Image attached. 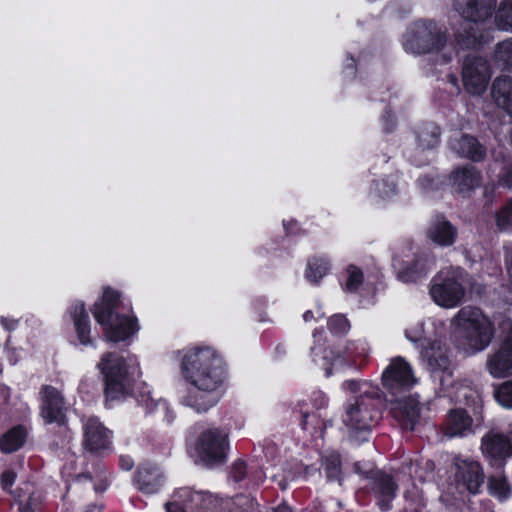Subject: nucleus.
<instances>
[{
	"label": "nucleus",
	"mask_w": 512,
	"mask_h": 512,
	"mask_svg": "<svg viewBox=\"0 0 512 512\" xmlns=\"http://www.w3.org/2000/svg\"><path fill=\"white\" fill-rule=\"evenodd\" d=\"M180 370L195 391L185 397V405L205 412L216 404L214 393L223 385L227 369L223 356L213 347L195 346L184 351Z\"/></svg>",
	"instance_id": "f257e3e1"
},
{
	"label": "nucleus",
	"mask_w": 512,
	"mask_h": 512,
	"mask_svg": "<svg viewBox=\"0 0 512 512\" xmlns=\"http://www.w3.org/2000/svg\"><path fill=\"white\" fill-rule=\"evenodd\" d=\"M345 386L358 396L346 404L342 421L352 433L366 434L380 418V390L370 381L349 380Z\"/></svg>",
	"instance_id": "f03ea898"
},
{
	"label": "nucleus",
	"mask_w": 512,
	"mask_h": 512,
	"mask_svg": "<svg viewBox=\"0 0 512 512\" xmlns=\"http://www.w3.org/2000/svg\"><path fill=\"white\" fill-rule=\"evenodd\" d=\"M118 299L116 291L105 289L102 298L94 304L93 316L102 326L107 341H124L139 330L136 318L114 314Z\"/></svg>",
	"instance_id": "7ed1b4c3"
},
{
	"label": "nucleus",
	"mask_w": 512,
	"mask_h": 512,
	"mask_svg": "<svg viewBox=\"0 0 512 512\" xmlns=\"http://www.w3.org/2000/svg\"><path fill=\"white\" fill-rule=\"evenodd\" d=\"M454 323L473 352L484 350L494 337V325L479 308L466 306L458 311Z\"/></svg>",
	"instance_id": "20e7f679"
},
{
	"label": "nucleus",
	"mask_w": 512,
	"mask_h": 512,
	"mask_svg": "<svg viewBox=\"0 0 512 512\" xmlns=\"http://www.w3.org/2000/svg\"><path fill=\"white\" fill-rule=\"evenodd\" d=\"M98 368L105 379L107 398L117 399L130 391L137 367H130L123 357L115 353H106Z\"/></svg>",
	"instance_id": "39448f33"
},
{
	"label": "nucleus",
	"mask_w": 512,
	"mask_h": 512,
	"mask_svg": "<svg viewBox=\"0 0 512 512\" xmlns=\"http://www.w3.org/2000/svg\"><path fill=\"white\" fill-rule=\"evenodd\" d=\"M465 272L463 269L449 268L439 272L432 280L430 295L433 301L444 308L458 306L465 296Z\"/></svg>",
	"instance_id": "423d86ee"
},
{
	"label": "nucleus",
	"mask_w": 512,
	"mask_h": 512,
	"mask_svg": "<svg viewBox=\"0 0 512 512\" xmlns=\"http://www.w3.org/2000/svg\"><path fill=\"white\" fill-rule=\"evenodd\" d=\"M453 14L450 15L451 26L462 47L468 48L476 43V36L471 33L470 23H477L489 15V9L473 0H455Z\"/></svg>",
	"instance_id": "0eeeda50"
},
{
	"label": "nucleus",
	"mask_w": 512,
	"mask_h": 512,
	"mask_svg": "<svg viewBox=\"0 0 512 512\" xmlns=\"http://www.w3.org/2000/svg\"><path fill=\"white\" fill-rule=\"evenodd\" d=\"M445 45L446 33L431 21L416 22L404 35V49L412 54L440 52Z\"/></svg>",
	"instance_id": "6e6552de"
},
{
	"label": "nucleus",
	"mask_w": 512,
	"mask_h": 512,
	"mask_svg": "<svg viewBox=\"0 0 512 512\" xmlns=\"http://www.w3.org/2000/svg\"><path fill=\"white\" fill-rule=\"evenodd\" d=\"M227 448V434L217 428L202 432L195 445L199 461L206 466L223 462L226 458Z\"/></svg>",
	"instance_id": "1a4fd4ad"
},
{
	"label": "nucleus",
	"mask_w": 512,
	"mask_h": 512,
	"mask_svg": "<svg viewBox=\"0 0 512 512\" xmlns=\"http://www.w3.org/2000/svg\"><path fill=\"white\" fill-rule=\"evenodd\" d=\"M427 362L435 380H438L443 390H447L454 383L450 370L448 350L438 341H428L421 352Z\"/></svg>",
	"instance_id": "9d476101"
},
{
	"label": "nucleus",
	"mask_w": 512,
	"mask_h": 512,
	"mask_svg": "<svg viewBox=\"0 0 512 512\" xmlns=\"http://www.w3.org/2000/svg\"><path fill=\"white\" fill-rule=\"evenodd\" d=\"M463 83L466 90L475 95L482 94L490 79V70L486 59L468 56L462 70Z\"/></svg>",
	"instance_id": "9b49d317"
},
{
	"label": "nucleus",
	"mask_w": 512,
	"mask_h": 512,
	"mask_svg": "<svg viewBox=\"0 0 512 512\" xmlns=\"http://www.w3.org/2000/svg\"><path fill=\"white\" fill-rule=\"evenodd\" d=\"M382 383L387 389L394 391L410 388L417 383V378L410 364L402 357H395L382 373Z\"/></svg>",
	"instance_id": "f8f14e48"
},
{
	"label": "nucleus",
	"mask_w": 512,
	"mask_h": 512,
	"mask_svg": "<svg viewBox=\"0 0 512 512\" xmlns=\"http://www.w3.org/2000/svg\"><path fill=\"white\" fill-rule=\"evenodd\" d=\"M40 395L42 400L41 417L43 420L47 423L64 425L68 407L62 393L55 387L47 385L41 389Z\"/></svg>",
	"instance_id": "ddd939ff"
},
{
	"label": "nucleus",
	"mask_w": 512,
	"mask_h": 512,
	"mask_svg": "<svg viewBox=\"0 0 512 512\" xmlns=\"http://www.w3.org/2000/svg\"><path fill=\"white\" fill-rule=\"evenodd\" d=\"M486 368L494 378L512 376V323L505 341L488 356Z\"/></svg>",
	"instance_id": "4468645a"
},
{
	"label": "nucleus",
	"mask_w": 512,
	"mask_h": 512,
	"mask_svg": "<svg viewBox=\"0 0 512 512\" xmlns=\"http://www.w3.org/2000/svg\"><path fill=\"white\" fill-rule=\"evenodd\" d=\"M481 449L486 458L502 462L512 455V431L506 434L489 431L482 438Z\"/></svg>",
	"instance_id": "2eb2a0df"
},
{
	"label": "nucleus",
	"mask_w": 512,
	"mask_h": 512,
	"mask_svg": "<svg viewBox=\"0 0 512 512\" xmlns=\"http://www.w3.org/2000/svg\"><path fill=\"white\" fill-rule=\"evenodd\" d=\"M112 441V432L97 418H88L84 424V445L91 452H100L109 449Z\"/></svg>",
	"instance_id": "dca6fc26"
},
{
	"label": "nucleus",
	"mask_w": 512,
	"mask_h": 512,
	"mask_svg": "<svg viewBox=\"0 0 512 512\" xmlns=\"http://www.w3.org/2000/svg\"><path fill=\"white\" fill-rule=\"evenodd\" d=\"M393 261L398 278L406 283L422 279L433 268V261L426 257H419L413 263H409L403 260L400 254H396Z\"/></svg>",
	"instance_id": "f3484780"
},
{
	"label": "nucleus",
	"mask_w": 512,
	"mask_h": 512,
	"mask_svg": "<svg viewBox=\"0 0 512 512\" xmlns=\"http://www.w3.org/2000/svg\"><path fill=\"white\" fill-rule=\"evenodd\" d=\"M442 431L449 438L464 437L472 433L473 420L464 409H452L446 415Z\"/></svg>",
	"instance_id": "a211bd4d"
},
{
	"label": "nucleus",
	"mask_w": 512,
	"mask_h": 512,
	"mask_svg": "<svg viewBox=\"0 0 512 512\" xmlns=\"http://www.w3.org/2000/svg\"><path fill=\"white\" fill-rule=\"evenodd\" d=\"M394 417L407 429L413 430L420 419V406L417 399L407 397L392 404Z\"/></svg>",
	"instance_id": "6ab92c4d"
},
{
	"label": "nucleus",
	"mask_w": 512,
	"mask_h": 512,
	"mask_svg": "<svg viewBox=\"0 0 512 512\" xmlns=\"http://www.w3.org/2000/svg\"><path fill=\"white\" fill-rule=\"evenodd\" d=\"M451 182L459 193H469L478 188L482 183V177L473 166H464L456 169L451 174Z\"/></svg>",
	"instance_id": "aec40b11"
},
{
	"label": "nucleus",
	"mask_w": 512,
	"mask_h": 512,
	"mask_svg": "<svg viewBox=\"0 0 512 512\" xmlns=\"http://www.w3.org/2000/svg\"><path fill=\"white\" fill-rule=\"evenodd\" d=\"M456 480L459 485L467 489L470 493H476L483 483V474L480 465L477 462H462L458 465Z\"/></svg>",
	"instance_id": "412c9836"
},
{
	"label": "nucleus",
	"mask_w": 512,
	"mask_h": 512,
	"mask_svg": "<svg viewBox=\"0 0 512 512\" xmlns=\"http://www.w3.org/2000/svg\"><path fill=\"white\" fill-rule=\"evenodd\" d=\"M428 238L439 246L452 245L457 237V229L444 217H436L427 231Z\"/></svg>",
	"instance_id": "4be33fe9"
},
{
	"label": "nucleus",
	"mask_w": 512,
	"mask_h": 512,
	"mask_svg": "<svg viewBox=\"0 0 512 512\" xmlns=\"http://www.w3.org/2000/svg\"><path fill=\"white\" fill-rule=\"evenodd\" d=\"M450 147L460 156L474 162L483 160L486 155V149L477 141L476 138L468 135L452 139L450 141Z\"/></svg>",
	"instance_id": "5701e85b"
},
{
	"label": "nucleus",
	"mask_w": 512,
	"mask_h": 512,
	"mask_svg": "<svg viewBox=\"0 0 512 512\" xmlns=\"http://www.w3.org/2000/svg\"><path fill=\"white\" fill-rule=\"evenodd\" d=\"M175 498L191 509H209L216 503V499L205 491H194L191 488H180L175 493Z\"/></svg>",
	"instance_id": "b1692460"
},
{
	"label": "nucleus",
	"mask_w": 512,
	"mask_h": 512,
	"mask_svg": "<svg viewBox=\"0 0 512 512\" xmlns=\"http://www.w3.org/2000/svg\"><path fill=\"white\" fill-rule=\"evenodd\" d=\"M492 96L497 105L512 117V78L498 77L493 83Z\"/></svg>",
	"instance_id": "393cba45"
},
{
	"label": "nucleus",
	"mask_w": 512,
	"mask_h": 512,
	"mask_svg": "<svg viewBox=\"0 0 512 512\" xmlns=\"http://www.w3.org/2000/svg\"><path fill=\"white\" fill-rule=\"evenodd\" d=\"M70 314L79 341L84 345L90 344L89 316L85 310L84 304L82 302H76L71 307Z\"/></svg>",
	"instance_id": "a878e982"
},
{
	"label": "nucleus",
	"mask_w": 512,
	"mask_h": 512,
	"mask_svg": "<svg viewBox=\"0 0 512 512\" xmlns=\"http://www.w3.org/2000/svg\"><path fill=\"white\" fill-rule=\"evenodd\" d=\"M396 490L397 486L390 476L380 474L377 477L375 481L374 491L376 497L378 498L379 505L383 510L389 508L390 502L395 497Z\"/></svg>",
	"instance_id": "bb28decb"
},
{
	"label": "nucleus",
	"mask_w": 512,
	"mask_h": 512,
	"mask_svg": "<svg viewBox=\"0 0 512 512\" xmlns=\"http://www.w3.org/2000/svg\"><path fill=\"white\" fill-rule=\"evenodd\" d=\"M25 438V429L21 426L14 427L1 437L0 449L4 453H12L24 444Z\"/></svg>",
	"instance_id": "cd10ccee"
},
{
	"label": "nucleus",
	"mask_w": 512,
	"mask_h": 512,
	"mask_svg": "<svg viewBox=\"0 0 512 512\" xmlns=\"http://www.w3.org/2000/svg\"><path fill=\"white\" fill-rule=\"evenodd\" d=\"M139 489L145 493H155L159 486V475L155 469L141 467L137 472Z\"/></svg>",
	"instance_id": "c85d7f7f"
},
{
	"label": "nucleus",
	"mask_w": 512,
	"mask_h": 512,
	"mask_svg": "<svg viewBox=\"0 0 512 512\" xmlns=\"http://www.w3.org/2000/svg\"><path fill=\"white\" fill-rule=\"evenodd\" d=\"M329 270V262L325 258H313L309 260L306 270V277L314 283H318Z\"/></svg>",
	"instance_id": "c756f323"
},
{
	"label": "nucleus",
	"mask_w": 512,
	"mask_h": 512,
	"mask_svg": "<svg viewBox=\"0 0 512 512\" xmlns=\"http://www.w3.org/2000/svg\"><path fill=\"white\" fill-rule=\"evenodd\" d=\"M323 467L328 480L340 481L341 461L337 453H331L326 456L323 461Z\"/></svg>",
	"instance_id": "7c9ffc66"
},
{
	"label": "nucleus",
	"mask_w": 512,
	"mask_h": 512,
	"mask_svg": "<svg viewBox=\"0 0 512 512\" xmlns=\"http://www.w3.org/2000/svg\"><path fill=\"white\" fill-rule=\"evenodd\" d=\"M496 25L501 30L512 31V0H504L496 15Z\"/></svg>",
	"instance_id": "2f4dec72"
},
{
	"label": "nucleus",
	"mask_w": 512,
	"mask_h": 512,
	"mask_svg": "<svg viewBox=\"0 0 512 512\" xmlns=\"http://www.w3.org/2000/svg\"><path fill=\"white\" fill-rule=\"evenodd\" d=\"M490 494L497 497L500 501L506 500L511 495V488L505 478L491 477L489 481Z\"/></svg>",
	"instance_id": "473e14b6"
},
{
	"label": "nucleus",
	"mask_w": 512,
	"mask_h": 512,
	"mask_svg": "<svg viewBox=\"0 0 512 512\" xmlns=\"http://www.w3.org/2000/svg\"><path fill=\"white\" fill-rule=\"evenodd\" d=\"M439 130L435 126H428L418 134L419 146L423 149L434 148L439 142Z\"/></svg>",
	"instance_id": "72a5a7b5"
},
{
	"label": "nucleus",
	"mask_w": 512,
	"mask_h": 512,
	"mask_svg": "<svg viewBox=\"0 0 512 512\" xmlns=\"http://www.w3.org/2000/svg\"><path fill=\"white\" fill-rule=\"evenodd\" d=\"M495 222L500 231L512 230V202L507 203L496 212Z\"/></svg>",
	"instance_id": "f704fd0d"
},
{
	"label": "nucleus",
	"mask_w": 512,
	"mask_h": 512,
	"mask_svg": "<svg viewBox=\"0 0 512 512\" xmlns=\"http://www.w3.org/2000/svg\"><path fill=\"white\" fill-rule=\"evenodd\" d=\"M346 273L347 280L344 284V290L347 292L357 291V289L363 283L364 277L362 271L358 267L350 265L347 267Z\"/></svg>",
	"instance_id": "c9c22d12"
},
{
	"label": "nucleus",
	"mask_w": 512,
	"mask_h": 512,
	"mask_svg": "<svg viewBox=\"0 0 512 512\" xmlns=\"http://www.w3.org/2000/svg\"><path fill=\"white\" fill-rule=\"evenodd\" d=\"M494 397L502 407L512 409V381L499 385L494 392Z\"/></svg>",
	"instance_id": "e433bc0d"
},
{
	"label": "nucleus",
	"mask_w": 512,
	"mask_h": 512,
	"mask_svg": "<svg viewBox=\"0 0 512 512\" xmlns=\"http://www.w3.org/2000/svg\"><path fill=\"white\" fill-rule=\"evenodd\" d=\"M495 53L497 61L512 68V38L499 43Z\"/></svg>",
	"instance_id": "4c0bfd02"
},
{
	"label": "nucleus",
	"mask_w": 512,
	"mask_h": 512,
	"mask_svg": "<svg viewBox=\"0 0 512 512\" xmlns=\"http://www.w3.org/2000/svg\"><path fill=\"white\" fill-rule=\"evenodd\" d=\"M301 424L303 429L309 430L311 433H321L325 428L324 423L319 419V415L316 413H303Z\"/></svg>",
	"instance_id": "58836bf2"
},
{
	"label": "nucleus",
	"mask_w": 512,
	"mask_h": 512,
	"mask_svg": "<svg viewBox=\"0 0 512 512\" xmlns=\"http://www.w3.org/2000/svg\"><path fill=\"white\" fill-rule=\"evenodd\" d=\"M406 337L412 342H422V346H424V342H428V337L425 335L423 323H417L409 327L406 330Z\"/></svg>",
	"instance_id": "ea45409f"
},
{
	"label": "nucleus",
	"mask_w": 512,
	"mask_h": 512,
	"mask_svg": "<svg viewBox=\"0 0 512 512\" xmlns=\"http://www.w3.org/2000/svg\"><path fill=\"white\" fill-rule=\"evenodd\" d=\"M329 329L335 334L345 333L349 329V322L343 315H335L329 319Z\"/></svg>",
	"instance_id": "a19ab883"
},
{
	"label": "nucleus",
	"mask_w": 512,
	"mask_h": 512,
	"mask_svg": "<svg viewBox=\"0 0 512 512\" xmlns=\"http://www.w3.org/2000/svg\"><path fill=\"white\" fill-rule=\"evenodd\" d=\"M375 189L381 198H389L396 193L395 185L393 183H387L386 181L377 182Z\"/></svg>",
	"instance_id": "79ce46f5"
},
{
	"label": "nucleus",
	"mask_w": 512,
	"mask_h": 512,
	"mask_svg": "<svg viewBox=\"0 0 512 512\" xmlns=\"http://www.w3.org/2000/svg\"><path fill=\"white\" fill-rule=\"evenodd\" d=\"M247 474V467L245 462L243 461H236L233 463L231 467V477L234 481L239 482L241 481Z\"/></svg>",
	"instance_id": "37998d69"
},
{
	"label": "nucleus",
	"mask_w": 512,
	"mask_h": 512,
	"mask_svg": "<svg viewBox=\"0 0 512 512\" xmlns=\"http://www.w3.org/2000/svg\"><path fill=\"white\" fill-rule=\"evenodd\" d=\"M327 357L322 358V363L320 365L326 370V375L330 376L332 374L333 369H338L342 366L343 360L340 357H337L332 363H330V366H328Z\"/></svg>",
	"instance_id": "c03bdc74"
},
{
	"label": "nucleus",
	"mask_w": 512,
	"mask_h": 512,
	"mask_svg": "<svg viewBox=\"0 0 512 512\" xmlns=\"http://www.w3.org/2000/svg\"><path fill=\"white\" fill-rule=\"evenodd\" d=\"M16 475L13 471H5L1 476V484L3 489L10 488L14 481H15Z\"/></svg>",
	"instance_id": "a18cd8bd"
},
{
	"label": "nucleus",
	"mask_w": 512,
	"mask_h": 512,
	"mask_svg": "<svg viewBox=\"0 0 512 512\" xmlns=\"http://www.w3.org/2000/svg\"><path fill=\"white\" fill-rule=\"evenodd\" d=\"M1 324L7 331L15 330L18 325V320L8 317H1Z\"/></svg>",
	"instance_id": "49530a36"
},
{
	"label": "nucleus",
	"mask_w": 512,
	"mask_h": 512,
	"mask_svg": "<svg viewBox=\"0 0 512 512\" xmlns=\"http://www.w3.org/2000/svg\"><path fill=\"white\" fill-rule=\"evenodd\" d=\"M314 402H315V405L318 407V408H322L324 406L327 405V398L326 396L321 393V392H317L314 394Z\"/></svg>",
	"instance_id": "de8ad7c7"
},
{
	"label": "nucleus",
	"mask_w": 512,
	"mask_h": 512,
	"mask_svg": "<svg viewBox=\"0 0 512 512\" xmlns=\"http://www.w3.org/2000/svg\"><path fill=\"white\" fill-rule=\"evenodd\" d=\"M500 181L508 187H512V166L506 170Z\"/></svg>",
	"instance_id": "09e8293b"
},
{
	"label": "nucleus",
	"mask_w": 512,
	"mask_h": 512,
	"mask_svg": "<svg viewBox=\"0 0 512 512\" xmlns=\"http://www.w3.org/2000/svg\"><path fill=\"white\" fill-rule=\"evenodd\" d=\"M166 511L167 512H184L182 507L175 501L171 503L166 504Z\"/></svg>",
	"instance_id": "8fccbe9b"
},
{
	"label": "nucleus",
	"mask_w": 512,
	"mask_h": 512,
	"mask_svg": "<svg viewBox=\"0 0 512 512\" xmlns=\"http://www.w3.org/2000/svg\"><path fill=\"white\" fill-rule=\"evenodd\" d=\"M506 262H507L508 275H509L510 281L512 283V249L509 251V253L506 256Z\"/></svg>",
	"instance_id": "3c124183"
},
{
	"label": "nucleus",
	"mask_w": 512,
	"mask_h": 512,
	"mask_svg": "<svg viewBox=\"0 0 512 512\" xmlns=\"http://www.w3.org/2000/svg\"><path fill=\"white\" fill-rule=\"evenodd\" d=\"M314 314L312 311H306L303 315V319L305 322H308V321H311L312 319H314Z\"/></svg>",
	"instance_id": "603ef678"
},
{
	"label": "nucleus",
	"mask_w": 512,
	"mask_h": 512,
	"mask_svg": "<svg viewBox=\"0 0 512 512\" xmlns=\"http://www.w3.org/2000/svg\"><path fill=\"white\" fill-rule=\"evenodd\" d=\"M275 512H291V510L286 505H280L275 509Z\"/></svg>",
	"instance_id": "864d4df0"
},
{
	"label": "nucleus",
	"mask_w": 512,
	"mask_h": 512,
	"mask_svg": "<svg viewBox=\"0 0 512 512\" xmlns=\"http://www.w3.org/2000/svg\"><path fill=\"white\" fill-rule=\"evenodd\" d=\"M122 467L125 470H130L132 468V463L130 461L124 462V460H122Z\"/></svg>",
	"instance_id": "5fc2aeb1"
},
{
	"label": "nucleus",
	"mask_w": 512,
	"mask_h": 512,
	"mask_svg": "<svg viewBox=\"0 0 512 512\" xmlns=\"http://www.w3.org/2000/svg\"><path fill=\"white\" fill-rule=\"evenodd\" d=\"M450 59H451V54L450 55H447V54L444 55V61L445 62L450 60Z\"/></svg>",
	"instance_id": "6e6d98bb"
},
{
	"label": "nucleus",
	"mask_w": 512,
	"mask_h": 512,
	"mask_svg": "<svg viewBox=\"0 0 512 512\" xmlns=\"http://www.w3.org/2000/svg\"><path fill=\"white\" fill-rule=\"evenodd\" d=\"M451 81H452V83H453V84H456V82H457V80H456V78H455V77H452V78H451Z\"/></svg>",
	"instance_id": "4d7b16f0"
},
{
	"label": "nucleus",
	"mask_w": 512,
	"mask_h": 512,
	"mask_svg": "<svg viewBox=\"0 0 512 512\" xmlns=\"http://www.w3.org/2000/svg\"><path fill=\"white\" fill-rule=\"evenodd\" d=\"M325 354H328V351H325ZM325 356L328 358V356H327V355H324L323 357H325Z\"/></svg>",
	"instance_id": "13d9d810"
}]
</instances>
